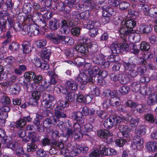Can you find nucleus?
Wrapping results in <instances>:
<instances>
[{
	"mask_svg": "<svg viewBox=\"0 0 157 157\" xmlns=\"http://www.w3.org/2000/svg\"><path fill=\"white\" fill-rule=\"evenodd\" d=\"M122 24H125L126 27L122 26L120 28L119 32L120 37L125 40L126 36L129 35L132 33L131 29L136 26V22L133 20H128L126 21H123Z\"/></svg>",
	"mask_w": 157,
	"mask_h": 157,
	"instance_id": "obj_1",
	"label": "nucleus"
},
{
	"mask_svg": "<svg viewBox=\"0 0 157 157\" xmlns=\"http://www.w3.org/2000/svg\"><path fill=\"white\" fill-rule=\"evenodd\" d=\"M110 50L113 54L126 53L129 50V44L126 43L121 44L113 43L110 46Z\"/></svg>",
	"mask_w": 157,
	"mask_h": 157,
	"instance_id": "obj_2",
	"label": "nucleus"
},
{
	"mask_svg": "<svg viewBox=\"0 0 157 157\" xmlns=\"http://www.w3.org/2000/svg\"><path fill=\"white\" fill-rule=\"evenodd\" d=\"M21 30L22 34H28L31 36L37 35L39 32L37 26L34 24L29 26L24 25Z\"/></svg>",
	"mask_w": 157,
	"mask_h": 157,
	"instance_id": "obj_3",
	"label": "nucleus"
},
{
	"mask_svg": "<svg viewBox=\"0 0 157 157\" xmlns=\"http://www.w3.org/2000/svg\"><path fill=\"white\" fill-rule=\"evenodd\" d=\"M121 121L119 117L111 116L105 120L104 125L106 128L110 129L114 126L120 123Z\"/></svg>",
	"mask_w": 157,
	"mask_h": 157,
	"instance_id": "obj_4",
	"label": "nucleus"
},
{
	"mask_svg": "<svg viewBox=\"0 0 157 157\" xmlns=\"http://www.w3.org/2000/svg\"><path fill=\"white\" fill-rule=\"evenodd\" d=\"M44 101H45L46 102L44 104L45 107L51 109H54V104L53 103L55 100L56 98L52 95L49 94H44L42 95Z\"/></svg>",
	"mask_w": 157,
	"mask_h": 157,
	"instance_id": "obj_5",
	"label": "nucleus"
},
{
	"mask_svg": "<svg viewBox=\"0 0 157 157\" xmlns=\"http://www.w3.org/2000/svg\"><path fill=\"white\" fill-rule=\"evenodd\" d=\"M98 24L97 22L93 21L92 20H89L88 22L86 28L89 29V34L90 36L94 37L97 35L98 29L97 27V24Z\"/></svg>",
	"mask_w": 157,
	"mask_h": 157,
	"instance_id": "obj_6",
	"label": "nucleus"
},
{
	"mask_svg": "<svg viewBox=\"0 0 157 157\" xmlns=\"http://www.w3.org/2000/svg\"><path fill=\"white\" fill-rule=\"evenodd\" d=\"M61 23L62 24L60 30L62 34H68L70 31V27L74 26L73 22L69 21L63 20Z\"/></svg>",
	"mask_w": 157,
	"mask_h": 157,
	"instance_id": "obj_7",
	"label": "nucleus"
},
{
	"mask_svg": "<svg viewBox=\"0 0 157 157\" xmlns=\"http://www.w3.org/2000/svg\"><path fill=\"white\" fill-rule=\"evenodd\" d=\"M0 102L4 106V107H1L0 109L3 110L4 112H9L10 110L9 107L10 98L9 97L5 95L3 96L1 99Z\"/></svg>",
	"mask_w": 157,
	"mask_h": 157,
	"instance_id": "obj_8",
	"label": "nucleus"
},
{
	"mask_svg": "<svg viewBox=\"0 0 157 157\" xmlns=\"http://www.w3.org/2000/svg\"><path fill=\"white\" fill-rule=\"evenodd\" d=\"M39 13H35L32 16L31 14L26 15L25 17L24 18V23L25 24V25L29 26L34 24L33 20H35L39 19Z\"/></svg>",
	"mask_w": 157,
	"mask_h": 157,
	"instance_id": "obj_9",
	"label": "nucleus"
},
{
	"mask_svg": "<svg viewBox=\"0 0 157 157\" xmlns=\"http://www.w3.org/2000/svg\"><path fill=\"white\" fill-rule=\"evenodd\" d=\"M73 128L74 129V138L75 139H80L82 138V135L80 132V126L78 123H75Z\"/></svg>",
	"mask_w": 157,
	"mask_h": 157,
	"instance_id": "obj_10",
	"label": "nucleus"
},
{
	"mask_svg": "<svg viewBox=\"0 0 157 157\" xmlns=\"http://www.w3.org/2000/svg\"><path fill=\"white\" fill-rule=\"evenodd\" d=\"M101 9L103 16L110 17L114 13V10L110 7L103 6Z\"/></svg>",
	"mask_w": 157,
	"mask_h": 157,
	"instance_id": "obj_11",
	"label": "nucleus"
},
{
	"mask_svg": "<svg viewBox=\"0 0 157 157\" xmlns=\"http://www.w3.org/2000/svg\"><path fill=\"white\" fill-rule=\"evenodd\" d=\"M51 51L46 48H44L41 52V56L42 59L44 62H48L49 61Z\"/></svg>",
	"mask_w": 157,
	"mask_h": 157,
	"instance_id": "obj_12",
	"label": "nucleus"
},
{
	"mask_svg": "<svg viewBox=\"0 0 157 157\" xmlns=\"http://www.w3.org/2000/svg\"><path fill=\"white\" fill-rule=\"evenodd\" d=\"M123 65L125 70L128 71L132 69H136V64L132 59H129V60L123 62Z\"/></svg>",
	"mask_w": 157,
	"mask_h": 157,
	"instance_id": "obj_13",
	"label": "nucleus"
},
{
	"mask_svg": "<svg viewBox=\"0 0 157 157\" xmlns=\"http://www.w3.org/2000/svg\"><path fill=\"white\" fill-rule=\"evenodd\" d=\"M136 139H134L133 144L132 145L134 149H140L143 148V144L144 143L143 139L141 138H136Z\"/></svg>",
	"mask_w": 157,
	"mask_h": 157,
	"instance_id": "obj_14",
	"label": "nucleus"
},
{
	"mask_svg": "<svg viewBox=\"0 0 157 157\" xmlns=\"http://www.w3.org/2000/svg\"><path fill=\"white\" fill-rule=\"evenodd\" d=\"M88 150V147H82L78 146V147L71 151V154L72 156H75L77 154H80L82 151H83L84 153H86V151Z\"/></svg>",
	"mask_w": 157,
	"mask_h": 157,
	"instance_id": "obj_15",
	"label": "nucleus"
},
{
	"mask_svg": "<svg viewBox=\"0 0 157 157\" xmlns=\"http://www.w3.org/2000/svg\"><path fill=\"white\" fill-rule=\"evenodd\" d=\"M59 21L57 19H54L49 21L48 27L52 30H56L59 27Z\"/></svg>",
	"mask_w": 157,
	"mask_h": 157,
	"instance_id": "obj_16",
	"label": "nucleus"
},
{
	"mask_svg": "<svg viewBox=\"0 0 157 157\" xmlns=\"http://www.w3.org/2000/svg\"><path fill=\"white\" fill-rule=\"evenodd\" d=\"M59 38L63 44H67L71 45L74 44V40L71 37L68 36H64L59 35Z\"/></svg>",
	"mask_w": 157,
	"mask_h": 157,
	"instance_id": "obj_17",
	"label": "nucleus"
},
{
	"mask_svg": "<svg viewBox=\"0 0 157 157\" xmlns=\"http://www.w3.org/2000/svg\"><path fill=\"white\" fill-rule=\"evenodd\" d=\"M55 116L57 118H64L66 115L63 113V108L61 106H57L55 109Z\"/></svg>",
	"mask_w": 157,
	"mask_h": 157,
	"instance_id": "obj_18",
	"label": "nucleus"
},
{
	"mask_svg": "<svg viewBox=\"0 0 157 157\" xmlns=\"http://www.w3.org/2000/svg\"><path fill=\"white\" fill-rule=\"evenodd\" d=\"M140 30L144 34H148L152 30V27L151 25H142L140 26Z\"/></svg>",
	"mask_w": 157,
	"mask_h": 157,
	"instance_id": "obj_19",
	"label": "nucleus"
},
{
	"mask_svg": "<svg viewBox=\"0 0 157 157\" xmlns=\"http://www.w3.org/2000/svg\"><path fill=\"white\" fill-rule=\"evenodd\" d=\"M65 84L66 86L70 90H76L78 89V84L72 80L70 79L67 81Z\"/></svg>",
	"mask_w": 157,
	"mask_h": 157,
	"instance_id": "obj_20",
	"label": "nucleus"
},
{
	"mask_svg": "<svg viewBox=\"0 0 157 157\" xmlns=\"http://www.w3.org/2000/svg\"><path fill=\"white\" fill-rule=\"evenodd\" d=\"M3 137L1 139V142L2 144L6 143V147L8 148H10V143L9 142L10 140L7 139V137L5 136L4 130L0 128V138Z\"/></svg>",
	"mask_w": 157,
	"mask_h": 157,
	"instance_id": "obj_21",
	"label": "nucleus"
},
{
	"mask_svg": "<svg viewBox=\"0 0 157 157\" xmlns=\"http://www.w3.org/2000/svg\"><path fill=\"white\" fill-rule=\"evenodd\" d=\"M98 136L101 138H106L109 136H112L113 134L105 130H101L98 132Z\"/></svg>",
	"mask_w": 157,
	"mask_h": 157,
	"instance_id": "obj_22",
	"label": "nucleus"
},
{
	"mask_svg": "<svg viewBox=\"0 0 157 157\" xmlns=\"http://www.w3.org/2000/svg\"><path fill=\"white\" fill-rule=\"evenodd\" d=\"M22 46L23 48V52L25 54H29L32 51V47L29 42L25 41L23 43Z\"/></svg>",
	"mask_w": 157,
	"mask_h": 157,
	"instance_id": "obj_23",
	"label": "nucleus"
},
{
	"mask_svg": "<svg viewBox=\"0 0 157 157\" xmlns=\"http://www.w3.org/2000/svg\"><path fill=\"white\" fill-rule=\"evenodd\" d=\"M119 127L120 131L119 132V135L122 134V136H124L126 134L131 131L130 128H128L127 126L124 125H120Z\"/></svg>",
	"mask_w": 157,
	"mask_h": 157,
	"instance_id": "obj_24",
	"label": "nucleus"
},
{
	"mask_svg": "<svg viewBox=\"0 0 157 157\" xmlns=\"http://www.w3.org/2000/svg\"><path fill=\"white\" fill-rule=\"evenodd\" d=\"M82 116L81 112H78L73 113L72 117L73 120L78 121L79 123H83L84 119L82 117Z\"/></svg>",
	"mask_w": 157,
	"mask_h": 157,
	"instance_id": "obj_25",
	"label": "nucleus"
},
{
	"mask_svg": "<svg viewBox=\"0 0 157 157\" xmlns=\"http://www.w3.org/2000/svg\"><path fill=\"white\" fill-rule=\"evenodd\" d=\"M146 147L150 151H155L157 149V142L155 141L149 142L147 143Z\"/></svg>",
	"mask_w": 157,
	"mask_h": 157,
	"instance_id": "obj_26",
	"label": "nucleus"
},
{
	"mask_svg": "<svg viewBox=\"0 0 157 157\" xmlns=\"http://www.w3.org/2000/svg\"><path fill=\"white\" fill-rule=\"evenodd\" d=\"M41 96L40 92L38 91H35L33 92L32 94V98L30 99V102H35L36 104V102L38 101Z\"/></svg>",
	"mask_w": 157,
	"mask_h": 157,
	"instance_id": "obj_27",
	"label": "nucleus"
},
{
	"mask_svg": "<svg viewBox=\"0 0 157 157\" xmlns=\"http://www.w3.org/2000/svg\"><path fill=\"white\" fill-rule=\"evenodd\" d=\"M157 95L154 94H151L148 98L147 103L150 105H153L157 103Z\"/></svg>",
	"mask_w": 157,
	"mask_h": 157,
	"instance_id": "obj_28",
	"label": "nucleus"
},
{
	"mask_svg": "<svg viewBox=\"0 0 157 157\" xmlns=\"http://www.w3.org/2000/svg\"><path fill=\"white\" fill-rule=\"evenodd\" d=\"M52 147L54 149L59 148L62 149L64 147V144L62 142L57 141L55 140H52L51 142Z\"/></svg>",
	"mask_w": 157,
	"mask_h": 157,
	"instance_id": "obj_29",
	"label": "nucleus"
},
{
	"mask_svg": "<svg viewBox=\"0 0 157 157\" xmlns=\"http://www.w3.org/2000/svg\"><path fill=\"white\" fill-rule=\"evenodd\" d=\"M100 71L99 67L97 66H95L93 67L91 70L89 71V74L90 76L94 77L97 75H99Z\"/></svg>",
	"mask_w": 157,
	"mask_h": 157,
	"instance_id": "obj_30",
	"label": "nucleus"
},
{
	"mask_svg": "<svg viewBox=\"0 0 157 157\" xmlns=\"http://www.w3.org/2000/svg\"><path fill=\"white\" fill-rule=\"evenodd\" d=\"M138 9L143 11L144 13L146 15H148L149 12V6L146 4H140L138 6Z\"/></svg>",
	"mask_w": 157,
	"mask_h": 157,
	"instance_id": "obj_31",
	"label": "nucleus"
},
{
	"mask_svg": "<svg viewBox=\"0 0 157 157\" xmlns=\"http://www.w3.org/2000/svg\"><path fill=\"white\" fill-rule=\"evenodd\" d=\"M146 133V129L144 126H140L139 129L135 132V138H141L140 136L144 135Z\"/></svg>",
	"mask_w": 157,
	"mask_h": 157,
	"instance_id": "obj_32",
	"label": "nucleus"
},
{
	"mask_svg": "<svg viewBox=\"0 0 157 157\" xmlns=\"http://www.w3.org/2000/svg\"><path fill=\"white\" fill-rule=\"evenodd\" d=\"M12 89V94L14 95L18 94L21 90V88L19 85L12 84L10 85Z\"/></svg>",
	"mask_w": 157,
	"mask_h": 157,
	"instance_id": "obj_33",
	"label": "nucleus"
},
{
	"mask_svg": "<svg viewBox=\"0 0 157 157\" xmlns=\"http://www.w3.org/2000/svg\"><path fill=\"white\" fill-rule=\"evenodd\" d=\"M75 49L78 52L83 54H86L88 52V48L82 44L76 46Z\"/></svg>",
	"mask_w": 157,
	"mask_h": 157,
	"instance_id": "obj_34",
	"label": "nucleus"
},
{
	"mask_svg": "<svg viewBox=\"0 0 157 157\" xmlns=\"http://www.w3.org/2000/svg\"><path fill=\"white\" fill-rule=\"evenodd\" d=\"M7 20H8V22L10 23L8 17H4V18H0V29H2V32L3 30L5 29L6 27Z\"/></svg>",
	"mask_w": 157,
	"mask_h": 157,
	"instance_id": "obj_35",
	"label": "nucleus"
},
{
	"mask_svg": "<svg viewBox=\"0 0 157 157\" xmlns=\"http://www.w3.org/2000/svg\"><path fill=\"white\" fill-rule=\"evenodd\" d=\"M139 47L133 44H129V51L131 52L135 55L138 54L140 51Z\"/></svg>",
	"mask_w": 157,
	"mask_h": 157,
	"instance_id": "obj_36",
	"label": "nucleus"
},
{
	"mask_svg": "<svg viewBox=\"0 0 157 157\" xmlns=\"http://www.w3.org/2000/svg\"><path fill=\"white\" fill-rule=\"evenodd\" d=\"M48 74L51 76L50 81L49 83L51 84H55L57 82L56 78L57 75L53 71H49Z\"/></svg>",
	"mask_w": 157,
	"mask_h": 157,
	"instance_id": "obj_37",
	"label": "nucleus"
},
{
	"mask_svg": "<svg viewBox=\"0 0 157 157\" xmlns=\"http://www.w3.org/2000/svg\"><path fill=\"white\" fill-rule=\"evenodd\" d=\"M148 15L151 17L155 18L157 17V7H152L149 9Z\"/></svg>",
	"mask_w": 157,
	"mask_h": 157,
	"instance_id": "obj_38",
	"label": "nucleus"
},
{
	"mask_svg": "<svg viewBox=\"0 0 157 157\" xmlns=\"http://www.w3.org/2000/svg\"><path fill=\"white\" fill-rule=\"evenodd\" d=\"M42 117L39 115H37L36 117L33 121V123L37 126V129L40 132H42V130L41 129V125H40V119H41Z\"/></svg>",
	"mask_w": 157,
	"mask_h": 157,
	"instance_id": "obj_39",
	"label": "nucleus"
},
{
	"mask_svg": "<svg viewBox=\"0 0 157 157\" xmlns=\"http://www.w3.org/2000/svg\"><path fill=\"white\" fill-rule=\"evenodd\" d=\"M43 125H41V129L42 130V131L44 130V128H49L50 125L52 124V120L49 118H47L43 122Z\"/></svg>",
	"mask_w": 157,
	"mask_h": 157,
	"instance_id": "obj_40",
	"label": "nucleus"
},
{
	"mask_svg": "<svg viewBox=\"0 0 157 157\" xmlns=\"http://www.w3.org/2000/svg\"><path fill=\"white\" fill-rule=\"evenodd\" d=\"M120 81L122 84H125L128 83L130 80L129 78L128 75L124 74H123L120 75Z\"/></svg>",
	"mask_w": 157,
	"mask_h": 157,
	"instance_id": "obj_41",
	"label": "nucleus"
},
{
	"mask_svg": "<svg viewBox=\"0 0 157 157\" xmlns=\"http://www.w3.org/2000/svg\"><path fill=\"white\" fill-rule=\"evenodd\" d=\"M35 73L32 71L27 72L25 73V77L29 80L31 81L33 80L35 77Z\"/></svg>",
	"mask_w": 157,
	"mask_h": 157,
	"instance_id": "obj_42",
	"label": "nucleus"
},
{
	"mask_svg": "<svg viewBox=\"0 0 157 157\" xmlns=\"http://www.w3.org/2000/svg\"><path fill=\"white\" fill-rule=\"evenodd\" d=\"M109 103L113 106H118L120 105L119 99L117 97L111 98Z\"/></svg>",
	"mask_w": 157,
	"mask_h": 157,
	"instance_id": "obj_43",
	"label": "nucleus"
},
{
	"mask_svg": "<svg viewBox=\"0 0 157 157\" xmlns=\"http://www.w3.org/2000/svg\"><path fill=\"white\" fill-rule=\"evenodd\" d=\"M149 43L144 41L142 42L140 44V48L142 51H148L150 48Z\"/></svg>",
	"mask_w": 157,
	"mask_h": 157,
	"instance_id": "obj_44",
	"label": "nucleus"
},
{
	"mask_svg": "<svg viewBox=\"0 0 157 157\" xmlns=\"http://www.w3.org/2000/svg\"><path fill=\"white\" fill-rule=\"evenodd\" d=\"M66 98L68 102H72L75 100V95L73 92H69L66 96Z\"/></svg>",
	"mask_w": 157,
	"mask_h": 157,
	"instance_id": "obj_45",
	"label": "nucleus"
},
{
	"mask_svg": "<svg viewBox=\"0 0 157 157\" xmlns=\"http://www.w3.org/2000/svg\"><path fill=\"white\" fill-rule=\"evenodd\" d=\"M47 42L44 40H37L36 42V46L39 48H41L45 47L47 44Z\"/></svg>",
	"mask_w": 157,
	"mask_h": 157,
	"instance_id": "obj_46",
	"label": "nucleus"
},
{
	"mask_svg": "<svg viewBox=\"0 0 157 157\" xmlns=\"http://www.w3.org/2000/svg\"><path fill=\"white\" fill-rule=\"evenodd\" d=\"M36 145L34 143H28L27 144V149L28 152H33L36 151L37 149Z\"/></svg>",
	"mask_w": 157,
	"mask_h": 157,
	"instance_id": "obj_47",
	"label": "nucleus"
},
{
	"mask_svg": "<svg viewBox=\"0 0 157 157\" xmlns=\"http://www.w3.org/2000/svg\"><path fill=\"white\" fill-rule=\"evenodd\" d=\"M78 18L80 19H87L89 16V13L88 11H85L82 12L77 15Z\"/></svg>",
	"mask_w": 157,
	"mask_h": 157,
	"instance_id": "obj_48",
	"label": "nucleus"
},
{
	"mask_svg": "<svg viewBox=\"0 0 157 157\" xmlns=\"http://www.w3.org/2000/svg\"><path fill=\"white\" fill-rule=\"evenodd\" d=\"M29 138L31 140L32 143H35L38 140L36 133L34 132H30L29 135Z\"/></svg>",
	"mask_w": 157,
	"mask_h": 157,
	"instance_id": "obj_49",
	"label": "nucleus"
},
{
	"mask_svg": "<svg viewBox=\"0 0 157 157\" xmlns=\"http://www.w3.org/2000/svg\"><path fill=\"white\" fill-rule=\"evenodd\" d=\"M87 79L86 75L83 73H81L79 74L76 78V80L78 82H85Z\"/></svg>",
	"mask_w": 157,
	"mask_h": 157,
	"instance_id": "obj_50",
	"label": "nucleus"
},
{
	"mask_svg": "<svg viewBox=\"0 0 157 157\" xmlns=\"http://www.w3.org/2000/svg\"><path fill=\"white\" fill-rule=\"evenodd\" d=\"M111 57H112V58H113V60H111L109 59L108 61H106L104 62H103V63H101L102 64L103 66H104V68L108 67H109V62H116L117 61V60H116L115 59V58L116 57H118V56H111Z\"/></svg>",
	"mask_w": 157,
	"mask_h": 157,
	"instance_id": "obj_51",
	"label": "nucleus"
},
{
	"mask_svg": "<svg viewBox=\"0 0 157 157\" xmlns=\"http://www.w3.org/2000/svg\"><path fill=\"white\" fill-rule=\"evenodd\" d=\"M138 74L140 75H145L146 71V68L145 66H142L138 67L137 68Z\"/></svg>",
	"mask_w": 157,
	"mask_h": 157,
	"instance_id": "obj_52",
	"label": "nucleus"
},
{
	"mask_svg": "<svg viewBox=\"0 0 157 157\" xmlns=\"http://www.w3.org/2000/svg\"><path fill=\"white\" fill-rule=\"evenodd\" d=\"M19 48V44L16 42H13L10 45V50L15 51Z\"/></svg>",
	"mask_w": 157,
	"mask_h": 157,
	"instance_id": "obj_53",
	"label": "nucleus"
},
{
	"mask_svg": "<svg viewBox=\"0 0 157 157\" xmlns=\"http://www.w3.org/2000/svg\"><path fill=\"white\" fill-rule=\"evenodd\" d=\"M145 105L144 104L142 105L138 104L135 109L139 113H143L144 111V107Z\"/></svg>",
	"mask_w": 157,
	"mask_h": 157,
	"instance_id": "obj_54",
	"label": "nucleus"
},
{
	"mask_svg": "<svg viewBox=\"0 0 157 157\" xmlns=\"http://www.w3.org/2000/svg\"><path fill=\"white\" fill-rule=\"evenodd\" d=\"M145 119L151 122H154L155 119L153 115L151 113H147L145 115Z\"/></svg>",
	"mask_w": 157,
	"mask_h": 157,
	"instance_id": "obj_55",
	"label": "nucleus"
},
{
	"mask_svg": "<svg viewBox=\"0 0 157 157\" xmlns=\"http://www.w3.org/2000/svg\"><path fill=\"white\" fill-rule=\"evenodd\" d=\"M127 73L128 75L132 78L136 77L138 75L137 70L135 69H132L128 71H127Z\"/></svg>",
	"mask_w": 157,
	"mask_h": 157,
	"instance_id": "obj_56",
	"label": "nucleus"
},
{
	"mask_svg": "<svg viewBox=\"0 0 157 157\" xmlns=\"http://www.w3.org/2000/svg\"><path fill=\"white\" fill-rule=\"evenodd\" d=\"M129 90L128 87L126 86H122L120 89V91L121 93L123 94H128Z\"/></svg>",
	"mask_w": 157,
	"mask_h": 157,
	"instance_id": "obj_57",
	"label": "nucleus"
},
{
	"mask_svg": "<svg viewBox=\"0 0 157 157\" xmlns=\"http://www.w3.org/2000/svg\"><path fill=\"white\" fill-rule=\"evenodd\" d=\"M80 29L79 27L73 28L71 30V32L73 35L78 36L79 35Z\"/></svg>",
	"mask_w": 157,
	"mask_h": 157,
	"instance_id": "obj_58",
	"label": "nucleus"
},
{
	"mask_svg": "<svg viewBox=\"0 0 157 157\" xmlns=\"http://www.w3.org/2000/svg\"><path fill=\"white\" fill-rule=\"evenodd\" d=\"M80 0H69L67 2V5L70 8L74 7L75 4L78 2Z\"/></svg>",
	"mask_w": 157,
	"mask_h": 157,
	"instance_id": "obj_59",
	"label": "nucleus"
},
{
	"mask_svg": "<svg viewBox=\"0 0 157 157\" xmlns=\"http://www.w3.org/2000/svg\"><path fill=\"white\" fill-rule=\"evenodd\" d=\"M95 63L98 64H100L102 63L103 61V59L100 56V55H98L95 57L93 59Z\"/></svg>",
	"mask_w": 157,
	"mask_h": 157,
	"instance_id": "obj_60",
	"label": "nucleus"
},
{
	"mask_svg": "<svg viewBox=\"0 0 157 157\" xmlns=\"http://www.w3.org/2000/svg\"><path fill=\"white\" fill-rule=\"evenodd\" d=\"M138 104L135 102L131 100H128L126 103V105L127 106H128L132 108H136Z\"/></svg>",
	"mask_w": 157,
	"mask_h": 157,
	"instance_id": "obj_61",
	"label": "nucleus"
},
{
	"mask_svg": "<svg viewBox=\"0 0 157 157\" xmlns=\"http://www.w3.org/2000/svg\"><path fill=\"white\" fill-rule=\"evenodd\" d=\"M119 7L121 10H125L129 6L128 3L126 2H122L119 3Z\"/></svg>",
	"mask_w": 157,
	"mask_h": 157,
	"instance_id": "obj_62",
	"label": "nucleus"
},
{
	"mask_svg": "<svg viewBox=\"0 0 157 157\" xmlns=\"http://www.w3.org/2000/svg\"><path fill=\"white\" fill-rule=\"evenodd\" d=\"M96 113L97 115L101 119L107 117L106 113L101 110H98Z\"/></svg>",
	"mask_w": 157,
	"mask_h": 157,
	"instance_id": "obj_63",
	"label": "nucleus"
},
{
	"mask_svg": "<svg viewBox=\"0 0 157 157\" xmlns=\"http://www.w3.org/2000/svg\"><path fill=\"white\" fill-rule=\"evenodd\" d=\"M36 154L39 157H45L46 155V153L44 150L39 149L37 151Z\"/></svg>",
	"mask_w": 157,
	"mask_h": 157,
	"instance_id": "obj_64",
	"label": "nucleus"
}]
</instances>
